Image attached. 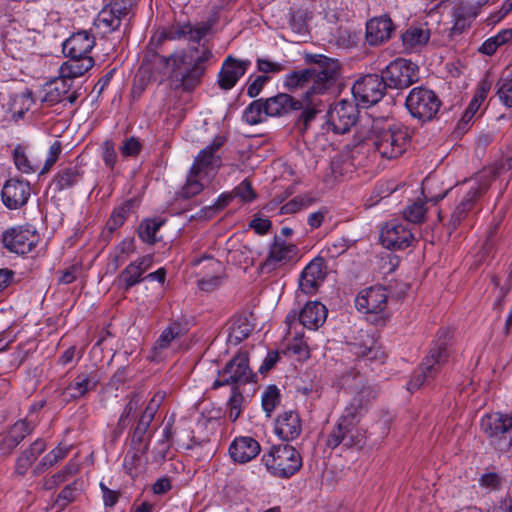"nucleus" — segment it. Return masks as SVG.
<instances>
[{
  "label": "nucleus",
  "mask_w": 512,
  "mask_h": 512,
  "mask_svg": "<svg viewBox=\"0 0 512 512\" xmlns=\"http://www.w3.org/2000/svg\"><path fill=\"white\" fill-rule=\"evenodd\" d=\"M307 61L313 64L310 68L288 73L283 79V85L289 91L306 88V99L324 93L340 74V64L336 59L316 54L309 55Z\"/></svg>",
  "instance_id": "1"
},
{
  "label": "nucleus",
  "mask_w": 512,
  "mask_h": 512,
  "mask_svg": "<svg viewBox=\"0 0 512 512\" xmlns=\"http://www.w3.org/2000/svg\"><path fill=\"white\" fill-rule=\"evenodd\" d=\"M209 47H190L174 52L165 60L169 77L176 89L190 92L201 82L206 64L213 59Z\"/></svg>",
  "instance_id": "2"
},
{
  "label": "nucleus",
  "mask_w": 512,
  "mask_h": 512,
  "mask_svg": "<svg viewBox=\"0 0 512 512\" xmlns=\"http://www.w3.org/2000/svg\"><path fill=\"white\" fill-rule=\"evenodd\" d=\"M335 384L353 394L339 420L358 424L367 412L370 401L376 397L377 389L368 383L355 366L343 368L341 365L337 368Z\"/></svg>",
  "instance_id": "3"
},
{
  "label": "nucleus",
  "mask_w": 512,
  "mask_h": 512,
  "mask_svg": "<svg viewBox=\"0 0 512 512\" xmlns=\"http://www.w3.org/2000/svg\"><path fill=\"white\" fill-rule=\"evenodd\" d=\"M376 152L383 158L394 159L401 156L408 145L409 134L400 123H387L376 126L371 138Z\"/></svg>",
  "instance_id": "4"
},
{
  "label": "nucleus",
  "mask_w": 512,
  "mask_h": 512,
  "mask_svg": "<svg viewBox=\"0 0 512 512\" xmlns=\"http://www.w3.org/2000/svg\"><path fill=\"white\" fill-rule=\"evenodd\" d=\"M160 36L153 35L147 46L142 63L133 79L131 95L139 99L144 91L157 79L160 69Z\"/></svg>",
  "instance_id": "5"
},
{
  "label": "nucleus",
  "mask_w": 512,
  "mask_h": 512,
  "mask_svg": "<svg viewBox=\"0 0 512 512\" xmlns=\"http://www.w3.org/2000/svg\"><path fill=\"white\" fill-rule=\"evenodd\" d=\"M262 462L273 476L289 478L302 467L300 453L290 445L273 446L262 456Z\"/></svg>",
  "instance_id": "6"
},
{
  "label": "nucleus",
  "mask_w": 512,
  "mask_h": 512,
  "mask_svg": "<svg viewBox=\"0 0 512 512\" xmlns=\"http://www.w3.org/2000/svg\"><path fill=\"white\" fill-rule=\"evenodd\" d=\"M440 104L437 95L432 90L424 87L413 88L405 100L410 115L420 121L433 119L440 108Z\"/></svg>",
  "instance_id": "7"
},
{
  "label": "nucleus",
  "mask_w": 512,
  "mask_h": 512,
  "mask_svg": "<svg viewBox=\"0 0 512 512\" xmlns=\"http://www.w3.org/2000/svg\"><path fill=\"white\" fill-rule=\"evenodd\" d=\"M382 77L389 88L404 89L419 79L418 66L410 60L397 58L382 70Z\"/></svg>",
  "instance_id": "8"
},
{
  "label": "nucleus",
  "mask_w": 512,
  "mask_h": 512,
  "mask_svg": "<svg viewBox=\"0 0 512 512\" xmlns=\"http://www.w3.org/2000/svg\"><path fill=\"white\" fill-rule=\"evenodd\" d=\"M164 424L162 432V445L168 447H177L182 449L193 448V437L191 435L188 420L185 417H177L175 412L165 416L162 421Z\"/></svg>",
  "instance_id": "9"
},
{
  "label": "nucleus",
  "mask_w": 512,
  "mask_h": 512,
  "mask_svg": "<svg viewBox=\"0 0 512 512\" xmlns=\"http://www.w3.org/2000/svg\"><path fill=\"white\" fill-rule=\"evenodd\" d=\"M253 377L246 352H239L218 372L213 388L225 385L245 384Z\"/></svg>",
  "instance_id": "10"
},
{
  "label": "nucleus",
  "mask_w": 512,
  "mask_h": 512,
  "mask_svg": "<svg viewBox=\"0 0 512 512\" xmlns=\"http://www.w3.org/2000/svg\"><path fill=\"white\" fill-rule=\"evenodd\" d=\"M359 111L353 101L342 99L327 112V129L336 134H344L356 124Z\"/></svg>",
  "instance_id": "11"
},
{
  "label": "nucleus",
  "mask_w": 512,
  "mask_h": 512,
  "mask_svg": "<svg viewBox=\"0 0 512 512\" xmlns=\"http://www.w3.org/2000/svg\"><path fill=\"white\" fill-rule=\"evenodd\" d=\"M1 240L4 248L9 252L25 255L36 247L40 237L30 226H15L5 230Z\"/></svg>",
  "instance_id": "12"
},
{
  "label": "nucleus",
  "mask_w": 512,
  "mask_h": 512,
  "mask_svg": "<svg viewBox=\"0 0 512 512\" xmlns=\"http://www.w3.org/2000/svg\"><path fill=\"white\" fill-rule=\"evenodd\" d=\"M449 354L445 343L433 347L422 363L421 371L413 375L407 384L410 391L419 389L424 383L432 380L448 360Z\"/></svg>",
  "instance_id": "13"
},
{
  "label": "nucleus",
  "mask_w": 512,
  "mask_h": 512,
  "mask_svg": "<svg viewBox=\"0 0 512 512\" xmlns=\"http://www.w3.org/2000/svg\"><path fill=\"white\" fill-rule=\"evenodd\" d=\"M386 87L382 75L368 74L354 83L352 93L355 100L368 107L383 98Z\"/></svg>",
  "instance_id": "14"
},
{
  "label": "nucleus",
  "mask_w": 512,
  "mask_h": 512,
  "mask_svg": "<svg viewBox=\"0 0 512 512\" xmlns=\"http://www.w3.org/2000/svg\"><path fill=\"white\" fill-rule=\"evenodd\" d=\"M380 240L387 249L402 250L413 243L414 235L409 224L392 220L381 228Z\"/></svg>",
  "instance_id": "15"
},
{
  "label": "nucleus",
  "mask_w": 512,
  "mask_h": 512,
  "mask_svg": "<svg viewBox=\"0 0 512 512\" xmlns=\"http://www.w3.org/2000/svg\"><path fill=\"white\" fill-rule=\"evenodd\" d=\"M251 65L248 59H236L232 55L225 58L217 75V83L222 90H231L243 77Z\"/></svg>",
  "instance_id": "16"
},
{
  "label": "nucleus",
  "mask_w": 512,
  "mask_h": 512,
  "mask_svg": "<svg viewBox=\"0 0 512 512\" xmlns=\"http://www.w3.org/2000/svg\"><path fill=\"white\" fill-rule=\"evenodd\" d=\"M483 432L492 439H499L512 446V416L503 413L487 415L481 420Z\"/></svg>",
  "instance_id": "17"
},
{
  "label": "nucleus",
  "mask_w": 512,
  "mask_h": 512,
  "mask_svg": "<svg viewBox=\"0 0 512 512\" xmlns=\"http://www.w3.org/2000/svg\"><path fill=\"white\" fill-rule=\"evenodd\" d=\"M326 317L327 309L322 303L318 301L308 302L299 315L296 312H291L286 316L288 333H290L291 325L296 322L297 318L304 327L316 330L325 322Z\"/></svg>",
  "instance_id": "18"
},
{
  "label": "nucleus",
  "mask_w": 512,
  "mask_h": 512,
  "mask_svg": "<svg viewBox=\"0 0 512 512\" xmlns=\"http://www.w3.org/2000/svg\"><path fill=\"white\" fill-rule=\"evenodd\" d=\"M388 301V294L384 287L376 285L361 290L355 298V307L362 313H380Z\"/></svg>",
  "instance_id": "19"
},
{
  "label": "nucleus",
  "mask_w": 512,
  "mask_h": 512,
  "mask_svg": "<svg viewBox=\"0 0 512 512\" xmlns=\"http://www.w3.org/2000/svg\"><path fill=\"white\" fill-rule=\"evenodd\" d=\"M31 195V187L28 181L11 178L2 188L1 197L3 204L10 210L24 206Z\"/></svg>",
  "instance_id": "20"
},
{
  "label": "nucleus",
  "mask_w": 512,
  "mask_h": 512,
  "mask_svg": "<svg viewBox=\"0 0 512 512\" xmlns=\"http://www.w3.org/2000/svg\"><path fill=\"white\" fill-rule=\"evenodd\" d=\"M222 144L223 140L221 138H216L210 145L203 148L196 156L191 168L200 173L202 177L212 179L216 170L221 165V159L216 152Z\"/></svg>",
  "instance_id": "21"
},
{
  "label": "nucleus",
  "mask_w": 512,
  "mask_h": 512,
  "mask_svg": "<svg viewBox=\"0 0 512 512\" xmlns=\"http://www.w3.org/2000/svg\"><path fill=\"white\" fill-rule=\"evenodd\" d=\"M298 256V248L292 243H287L275 238L274 243L271 245L269 254L263 262V269L272 271L282 265L296 260Z\"/></svg>",
  "instance_id": "22"
},
{
  "label": "nucleus",
  "mask_w": 512,
  "mask_h": 512,
  "mask_svg": "<svg viewBox=\"0 0 512 512\" xmlns=\"http://www.w3.org/2000/svg\"><path fill=\"white\" fill-rule=\"evenodd\" d=\"M326 267L321 258L313 259L302 271L299 279V288L304 294H313L324 282Z\"/></svg>",
  "instance_id": "23"
},
{
  "label": "nucleus",
  "mask_w": 512,
  "mask_h": 512,
  "mask_svg": "<svg viewBox=\"0 0 512 512\" xmlns=\"http://www.w3.org/2000/svg\"><path fill=\"white\" fill-rule=\"evenodd\" d=\"M95 37L86 30L72 34L63 43V53L67 57H90L89 53L95 46Z\"/></svg>",
  "instance_id": "24"
},
{
  "label": "nucleus",
  "mask_w": 512,
  "mask_h": 512,
  "mask_svg": "<svg viewBox=\"0 0 512 512\" xmlns=\"http://www.w3.org/2000/svg\"><path fill=\"white\" fill-rule=\"evenodd\" d=\"M261 451V446L254 438L241 436L235 438L229 446V454L234 462L244 464L254 459Z\"/></svg>",
  "instance_id": "25"
},
{
  "label": "nucleus",
  "mask_w": 512,
  "mask_h": 512,
  "mask_svg": "<svg viewBox=\"0 0 512 512\" xmlns=\"http://www.w3.org/2000/svg\"><path fill=\"white\" fill-rule=\"evenodd\" d=\"M153 265V257L145 255L135 262L129 264L119 275V285L128 290L142 280V275Z\"/></svg>",
  "instance_id": "26"
},
{
  "label": "nucleus",
  "mask_w": 512,
  "mask_h": 512,
  "mask_svg": "<svg viewBox=\"0 0 512 512\" xmlns=\"http://www.w3.org/2000/svg\"><path fill=\"white\" fill-rule=\"evenodd\" d=\"M263 102L268 117L283 116L293 110L303 108V103L300 100H296L286 93H279L273 97L263 99Z\"/></svg>",
  "instance_id": "27"
},
{
  "label": "nucleus",
  "mask_w": 512,
  "mask_h": 512,
  "mask_svg": "<svg viewBox=\"0 0 512 512\" xmlns=\"http://www.w3.org/2000/svg\"><path fill=\"white\" fill-rule=\"evenodd\" d=\"M302 431L299 415L294 411L280 414L275 422V433L284 441L296 439Z\"/></svg>",
  "instance_id": "28"
},
{
  "label": "nucleus",
  "mask_w": 512,
  "mask_h": 512,
  "mask_svg": "<svg viewBox=\"0 0 512 512\" xmlns=\"http://www.w3.org/2000/svg\"><path fill=\"white\" fill-rule=\"evenodd\" d=\"M393 23L386 16L375 17L366 24V40L370 45H378L387 41L392 31Z\"/></svg>",
  "instance_id": "29"
},
{
  "label": "nucleus",
  "mask_w": 512,
  "mask_h": 512,
  "mask_svg": "<svg viewBox=\"0 0 512 512\" xmlns=\"http://www.w3.org/2000/svg\"><path fill=\"white\" fill-rule=\"evenodd\" d=\"M100 381L97 371L79 373L66 387V391L73 399L84 397L87 393L94 391Z\"/></svg>",
  "instance_id": "30"
},
{
  "label": "nucleus",
  "mask_w": 512,
  "mask_h": 512,
  "mask_svg": "<svg viewBox=\"0 0 512 512\" xmlns=\"http://www.w3.org/2000/svg\"><path fill=\"white\" fill-rule=\"evenodd\" d=\"M84 170L78 164H70L61 168L53 178V185L57 191L71 189L83 180Z\"/></svg>",
  "instance_id": "31"
},
{
  "label": "nucleus",
  "mask_w": 512,
  "mask_h": 512,
  "mask_svg": "<svg viewBox=\"0 0 512 512\" xmlns=\"http://www.w3.org/2000/svg\"><path fill=\"white\" fill-rule=\"evenodd\" d=\"M481 189L479 186H473L462 197L460 202L456 205L450 217V225L455 229L463 219L466 218L468 213L473 209L476 199L480 196Z\"/></svg>",
  "instance_id": "32"
},
{
  "label": "nucleus",
  "mask_w": 512,
  "mask_h": 512,
  "mask_svg": "<svg viewBox=\"0 0 512 512\" xmlns=\"http://www.w3.org/2000/svg\"><path fill=\"white\" fill-rule=\"evenodd\" d=\"M69 60L64 62L59 68V75L72 82L74 78L84 75L94 66L92 57H68Z\"/></svg>",
  "instance_id": "33"
},
{
  "label": "nucleus",
  "mask_w": 512,
  "mask_h": 512,
  "mask_svg": "<svg viewBox=\"0 0 512 512\" xmlns=\"http://www.w3.org/2000/svg\"><path fill=\"white\" fill-rule=\"evenodd\" d=\"M211 26L208 23H201L192 25L190 23L179 26L171 36L170 39L185 38L190 42L199 43L210 31Z\"/></svg>",
  "instance_id": "34"
},
{
  "label": "nucleus",
  "mask_w": 512,
  "mask_h": 512,
  "mask_svg": "<svg viewBox=\"0 0 512 512\" xmlns=\"http://www.w3.org/2000/svg\"><path fill=\"white\" fill-rule=\"evenodd\" d=\"M252 330L253 326L251 325L247 317H234L229 322L227 342L229 344L236 346L239 343H241L244 339H246L250 335Z\"/></svg>",
  "instance_id": "35"
},
{
  "label": "nucleus",
  "mask_w": 512,
  "mask_h": 512,
  "mask_svg": "<svg viewBox=\"0 0 512 512\" xmlns=\"http://www.w3.org/2000/svg\"><path fill=\"white\" fill-rule=\"evenodd\" d=\"M402 43L407 50H414L425 45L430 38L426 26H411L402 34Z\"/></svg>",
  "instance_id": "36"
},
{
  "label": "nucleus",
  "mask_w": 512,
  "mask_h": 512,
  "mask_svg": "<svg viewBox=\"0 0 512 512\" xmlns=\"http://www.w3.org/2000/svg\"><path fill=\"white\" fill-rule=\"evenodd\" d=\"M203 261L207 262L205 267H207L209 271L213 273V275H204L201 279L198 280V286L203 291H211L218 287L221 283L219 274L222 271V264L221 262L212 258L198 260L196 264H200Z\"/></svg>",
  "instance_id": "37"
},
{
  "label": "nucleus",
  "mask_w": 512,
  "mask_h": 512,
  "mask_svg": "<svg viewBox=\"0 0 512 512\" xmlns=\"http://www.w3.org/2000/svg\"><path fill=\"white\" fill-rule=\"evenodd\" d=\"M217 425V420L214 418H208L204 415H201L196 423V426L193 430H190L191 435L194 434L193 437V446L201 445L204 442L209 441L210 436L214 433Z\"/></svg>",
  "instance_id": "38"
},
{
  "label": "nucleus",
  "mask_w": 512,
  "mask_h": 512,
  "mask_svg": "<svg viewBox=\"0 0 512 512\" xmlns=\"http://www.w3.org/2000/svg\"><path fill=\"white\" fill-rule=\"evenodd\" d=\"M72 86V82L68 81L66 78H62L59 75V78L54 80L48 85L45 101L50 104H56L66 100V95L70 91Z\"/></svg>",
  "instance_id": "39"
},
{
  "label": "nucleus",
  "mask_w": 512,
  "mask_h": 512,
  "mask_svg": "<svg viewBox=\"0 0 512 512\" xmlns=\"http://www.w3.org/2000/svg\"><path fill=\"white\" fill-rule=\"evenodd\" d=\"M34 429V424L27 420L17 421L8 431L4 444L9 448L16 447Z\"/></svg>",
  "instance_id": "40"
},
{
  "label": "nucleus",
  "mask_w": 512,
  "mask_h": 512,
  "mask_svg": "<svg viewBox=\"0 0 512 512\" xmlns=\"http://www.w3.org/2000/svg\"><path fill=\"white\" fill-rule=\"evenodd\" d=\"M210 181V178L202 177L200 173L190 168L186 183L181 190L182 197L191 198L199 194Z\"/></svg>",
  "instance_id": "41"
},
{
  "label": "nucleus",
  "mask_w": 512,
  "mask_h": 512,
  "mask_svg": "<svg viewBox=\"0 0 512 512\" xmlns=\"http://www.w3.org/2000/svg\"><path fill=\"white\" fill-rule=\"evenodd\" d=\"M186 332L187 327L183 322L179 320L170 322L162 331V350L169 345L178 348V341Z\"/></svg>",
  "instance_id": "42"
},
{
  "label": "nucleus",
  "mask_w": 512,
  "mask_h": 512,
  "mask_svg": "<svg viewBox=\"0 0 512 512\" xmlns=\"http://www.w3.org/2000/svg\"><path fill=\"white\" fill-rule=\"evenodd\" d=\"M344 436V446L360 447L364 443L365 433L358 424L341 421Z\"/></svg>",
  "instance_id": "43"
},
{
  "label": "nucleus",
  "mask_w": 512,
  "mask_h": 512,
  "mask_svg": "<svg viewBox=\"0 0 512 512\" xmlns=\"http://www.w3.org/2000/svg\"><path fill=\"white\" fill-rule=\"evenodd\" d=\"M243 120L249 125H256L266 120V108L263 99L251 102L243 112Z\"/></svg>",
  "instance_id": "44"
},
{
  "label": "nucleus",
  "mask_w": 512,
  "mask_h": 512,
  "mask_svg": "<svg viewBox=\"0 0 512 512\" xmlns=\"http://www.w3.org/2000/svg\"><path fill=\"white\" fill-rule=\"evenodd\" d=\"M13 160L16 168L25 174L34 173L39 167L38 163L27 155L26 149L21 145L14 148Z\"/></svg>",
  "instance_id": "45"
},
{
  "label": "nucleus",
  "mask_w": 512,
  "mask_h": 512,
  "mask_svg": "<svg viewBox=\"0 0 512 512\" xmlns=\"http://www.w3.org/2000/svg\"><path fill=\"white\" fill-rule=\"evenodd\" d=\"M72 449V445L60 443L56 448L47 453L40 461L37 470L47 469L54 466L59 461L68 456Z\"/></svg>",
  "instance_id": "46"
},
{
  "label": "nucleus",
  "mask_w": 512,
  "mask_h": 512,
  "mask_svg": "<svg viewBox=\"0 0 512 512\" xmlns=\"http://www.w3.org/2000/svg\"><path fill=\"white\" fill-rule=\"evenodd\" d=\"M159 229L160 221L157 219H145L138 227V235L143 242L155 244L157 241L156 234Z\"/></svg>",
  "instance_id": "47"
},
{
  "label": "nucleus",
  "mask_w": 512,
  "mask_h": 512,
  "mask_svg": "<svg viewBox=\"0 0 512 512\" xmlns=\"http://www.w3.org/2000/svg\"><path fill=\"white\" fill-rule=\"evenodd\" d=\"M140 398L137 394H132L129 397V401L126 404L119 420H118V427L122 430L126 428L132 421L133 416L139 406Z\"/></svg>",
  "instance_id": "48"
},
{
  "label": "nucleus",
  "mask_w": 512,
  "mask_h": 512,
  "mask_svg": "<svg viewBox=\"0 0 512 512\" xmlns=\"http://www.w3.org/2000/svg\"><path fill=\"white\" fill-rule=\"evenodd\" d=\"M244 397L237 387L232 388L231 395L229 397L228 406V417L231 421H236L242 412Z\"/></svg>",
  "instance_id": "49"
},
{
  "label": "nucleus",
  "mask_w": 512,
  "mask_h": 512,
  "mask_svg": "<svg viewBox=\"0 0 512 512\" xmlns=\"http://www.w3.org/2000/svg\"><path fill=\"white\" fill-rule=\"evenodd\" d=\"M279 403V389L276 386H269L262 394V407L268 417L271 416V413Z\"/></svg>",
  "instance_id": "50"
},
{
  "label": "nucleus",
  "mask_w": 512,
  "mask_h": 512,
  "mask_svg": "<svg viewBox=\"0 0 512 512\" xmlns=\"http://www.w3.org/2000/svg\"><path fill=\"white\" fill-rule=\"evenodd\" d=\"M426 214L425 203L421 200H417L410 205H408L404 212L403 216L406 220L411 223H420L424 220Z\"/></svg>",
  "instance_id": "51"
},
{
  "label": "nucleus",
  "mask_w": 512,
  "mask_h": 512,
  "mask_svg": "<svg viewBox=\"0 0 512 512\" xmlns=\"http://www.w3.org/2000/svg\"><path fill=\"white\" fill-rule=\"evenodd\" d=\"M497 95L500 101L509 108H512V77L502 76L497 84Z\"/></svg>",
  "instance_id": "52"
},
{
  "label": "nucleus",
  "mask_w": 512,
  "mask_h": 512,
  "mask_svg": "<svg viewBox=\"0 0 512 512\" xmlns=\"http://www.w3.org/2000/svg\"><path fill=\"white\" fill-rule=\"evenodd\" d=\"M97 26L104 28L107 32H111L119 28L120 20L108 8H105L97 17Z\"/></svg>",
  "instance_id": "53"
},
{
  "label": "nucleus",
  "mask_w": 512,
  "mask_h": 512,
  "mask_svg": "<svg viewBox=\"0 0 512 512\" xmlns=\"http://www.w3.org/2000/svg\"><path fill=\"white\" fill-rule=\"evenodd\" d=\"M129 213V206L122 205L115 208L107 222V228L109 231H114L123 225Z\"/></svg>",
  "instance_id": "54"
},
{
  "label": "nucleus",
  "mask_w": 512,
  "mask_h": 512,
  "mask_svg": "<svg viewBox=\"0 0 512 512\" xmlns=\"http://www.w3.org/2000/svg\"><path fill=\"white\" fill-rule=\"evenodd\" d=\"M61 152H62L61 143L59 141H54L48 149L45 163H44V166L42 167V169L40 170V174L47 173L53 167V165L59 159Z\"/></svg>",
  "instance_id": "55"
},
{
  "label": "nucleus",
  "mask_w": 512,
  "mask_h": 512,
  "mask_svg": "<svg viewBox=\"0 0 512 512\" xmlns=\"http://www.w3.org/2000/svg\"><path fill=\"white\" fill-rule=\"evenodd\" d=\"M142 145L136 137H129L123 140L122 145L119 147L121 155L125 158L135 157L141 151Z\"/></svg>",
  "instance_id": "56"
},
{
  "label": "nucleus",
  "mask_w": 512,
  "mask_h": 512,
  "mask_svg": "<svg viewBox=\"0 0 512 512\" xmlns=\"http://www.w3.org/2000/svg\"><path fill=\"white\" fill-rule=\"evenodd\" d=\"M135 250L134 239L125 238L115 248L116 261L123 263Z\"/></svg>",
  "instance_id": "57"
},
{
  "label": "nucleus",
  "mask_w": 512,
  "mask_h": 512,
  "mask_svg": "<svg viewBox=\"0 0 512 512\" xmlns=\"http://www.w3.org/2000/svg\"><path fill=\"white\" fill-rule=\"evenodd\" d=\"M301 102L303 103L304 108L301 114V120L303 121L304 125L307 126L309 122L315 118L319 110L316 108V101L311 97L308 99L303 98V101Z\"/></svg>",
  "instance_id": "58"
},
{
  "label": "nucleus",
  "mask_w": 512,
  "mask_h": 512,
  "mask_svg": "<svg viewBox=\"0 0 512 512\" xmlns=\"http://www.w3.org/2000/svg\"><path fill=\"white\" fill-rule=\"evenodd\" d=\"M257 69L264 74H276L284 70L283 64L266 58L257 59Z\"/></svg>",
  "instance_id": "59"
},
{
  "label": "nucleus",
  "mask_w": 512,
  "mask_h": 512,
  "mask_svg": "<svg viewBox=\"0 0 512 512\" xmlns=\"http://www.w3.org/2000/svg\"><path fill=\"white\" fill-rule=\"evenodd\" d=\"M76 482L65 486L59 493L56 503L59 507H65L75 499L76 495Z\"/></svg>",
  "instance_id": "60"
},
{
  "label": "nucleus",
  "mask_w": 512,
  "mask_h": 512,
  "mask_svg": "<svg viewBox=\"0 0 512 512\" xmlns=\"http://www.w3.org/2000/svg\"><path fill=\"white\" fill-rule=\"evenodd\" d=\"M268 81L269 77L265 75H259L253 80H251L250 77L247 87V95L251 98L258 96Z\"/></svg>",
  "instance_id": "61"
},
{
  "label": "nucleus",
  "mask_w": 512,
  "mask_h": 512,
  "mask_svg": "<svg viewBox=\"0 0 512 512\" xmlns=\"http://www.w3.org/2000/svg\"><path fill=\"white\" fill-rule=\"evenodd\" d=\"M340 444L344 445V436L341 421L339 420L337 425L332 429V431L328 435L326 445L331 449H334Z\"/></svg>",
  "instance_id": "62"
},
{
  "label": "nucleus",
  "mask_w": 512,
  "mask_h": 512,
  "mask_svg": "<svg viewBox=\"0 0 512 512\" xmlns=\"http://www.w3.org/2000/svg\"><path fill=\"white\" fill-rule=\"evenodd\" d=\"M46 450V443L42 439H37L22 454L32 463Z\"/></svg>",
  "instance_id": "63"
},
{
  "label": "nucleus",
  "mask_w": 512,
  "mask_h": 512,
  "mask_svg": "<svg viewBox=\"0 0 512 512\" xmlns=\"http://www.w3.org/2000/svg\"><path fill=\"white\" fill-rule=\"evenodd\" d=\"M117 153L113 146V143L110 141H105L103 144V161L105 165L109 168H114L116 164Z\"/></svg>",
  "instance_id": "64"
}]
</instances>
